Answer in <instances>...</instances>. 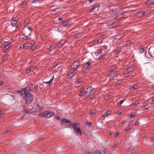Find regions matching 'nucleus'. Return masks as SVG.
I'll return each mask as SVG.
<instances>
[{
  "mask_svg": "<svg viewBox=\"0 0 154 154\" xmlns=\"http://www.w3.org/2000/svg\"><path fill=\"white\" fill-rule=\"evenodd\" d=\"M147 5H149L154 4V0H147L145 3Z\"/></svg>",
  "mask_w": 154,
  "mask_h": 154,
  "instance_id": "2eb2a0df",
  "label": "nucleus"
},
{
  "mask_svg": "<svg viewBox=\"0 0 154 154\" xmlns=\"http://www.w3.org/2000/svg\"><path fill=\"white\" fill-rule=\"evenodd\" d=\"M140 51L141 53H142L144 52V50L143 48H140Z\"/></svg>",
  "mask_w": 154,
  "mask_h": 154,
  "instance_id": "de8ad7c7",
  "label": "nucleus"
},
{
  "mask_svg": "<svg viewBox=\"0 0 154 154\" xmlns=\"http://www.w3.org/2000/svg\"><path fill=\"white\" fill-rule=\"evenodd\" d=\"M55 118L57 120H60V118L59 117V116H56V117H55Z\"/></svg>",
  "mask_w": 154,
  "mask_h": 154,
  "instance_id": "4d7b16f0",
  "label": "nucleus"
},
{
  "mask_svg": "<svg viewBox=\"0 0 154 154\" xmlns=\"http://www.w3.org/2000/svg\"><path fill=\"white\" fill-rule=\"evenodd\" d=\"M62 25L63 26L66 27L69 25V21L68 20H66L62 22Z\"/></svg>",
  "mask_w": 154,
  "mask_h": 154,
  "instance_id": "a211bd4d",
  "label": "nucleus"
},
{
  "mask_svg": "<svg viewBox=\"0 0 154 154\" xmlns=\"http://www.w3.org/2000/svg\"><path fill=\"white\" fill-rule=\"evenodd\" d=\"M116 76V75H114L112 76L111 77H110L109 79V80L110 81H112L114 79V77Z\"/></svg>",
  "mask_w": 154,
  "mask_h": 154,
  "instance_id": "79ce46f5",
  "label": "nucleus"
},
{
  "mask_svg": "<svg viewBox=\"0 0 154 154\" xmlns=\"http://www.w3.org/2000/svg\"><path fill=\"white\" fill-rule=\"evenodd\" d=\"M8 132V131L7 130H5L4 132V134H6L7 132Z\"/></svg>",
  "mask_w": 154,
  "mask_h": 154,
  "instance_id": "338daca9",
  "label": "nucleus"
},
{
  "mask_svg": "<svg viewBox=\"0 0 154 154\" xmlns=\"http://www.w3.org/2000/svg\"><path fill=\"white\" fill-rule=\"evenodd\" d=\"M66 42V40L62 39L57 44V46L58 47H60Z\"/></svg>",
  "mask_w": 154,
  "mask_h": 154,
  "instance_id": "0eeeda50",
  "label": "nucleus"
},
{
  "mask_svg": "<svg viewBox=\"0 0 154 154\" xmlns=\"http://www.w3.org/2000/svg\"><path fill=\"white\" fill-rule=\"evenodd\" d=\"M80 61H77L74 62L73 63V66H71V68L76 70L77 68L80 65Z\"/></svg>",
  "mask_w": 154,
  "mask_h": 154,
  "instance_id": "39448f33",
  "label": "nucleus"
},
{
  "mask_svg": "<svg viewBox=\"0 0 154 154\" xmlns=\"http://www.w3.org/2000/svg\"><path fill=\"white\" fill-rule=\"evenodd\" d=\"M34 89L37 90L38 88V86L37 85H35L33 88Z\"/></svg>",
  "mask_w": 154,
  "mask_h": 154,
  "instance_id": "13d9d810",
  "label": "nucleus"
},
{
  "mask_svg": "<svg viewBox=\"0 0 154 154\" xmlns=\"http://www.w3.org/2000/svg\"><path fill=\"white\" fill-rule=\"evenodd\" d=\"M102 52V49L98 50L96 52L94 53L95 54L96 56H98L100 54H101Z\"/></svg>",
  "mask_w": 154,
  "mask_h": 154,
  "instance_id": "4be33fe9",
  "label": "nucleus"
},
{
  "mask_svg": "<svg viewBox=\"0 0 154 154\" xmlns=\"http://www.w3.org/2000/svg\"><path fill=\"white\" fill-rule=\"evenodd\" d=\"M86 125L90 127L92 126L91 123L90 122H87L86 123Z\"/></svg>",
  "mask_w": 154,
  "mask_h": 154,
  "instance_id": "58836bf2",
  "label": "nucleus"
},
{
  "mask_svg": "<svg viewBox=\"0 0 154 154\" xmlns=\"http://www.w3.org/2000/svg\"><path fill=\"white\" fill-rule=\"evenodd\" d=\"M107 56V54H105L99 56V59H101Z\"/></svg>",
  "mask_w": 154,
  "mask_h": 154,
  "instance_id": "c85d7f7f",
  "label": "nucleus"
},
{
  "mask_svg": "<svg viewBox=\"0 0 154 154\" xmlns=\"http://www.w3.org/2000/svg\"><path fill=\"white\" fill-rule=\"evenodd\" d=\"M82 82V79H79L76 80V82L77 83H80Z\"/></svg>",
  "mask_w": 154,
  "mask_h": 154,
  "instance_id": "ea45409f",
  "label": "nucleus"
},
{
  "mask_svg": "<svg viewBox=\"0 0 154 154\" xmlns=\"http://www.w3.org/2000/svg\"><path fill=\"white\" fill-rule=\"evenodd\" d=\"M130 128L129 127H127L126 128L123 130V131H124L125 133H127L130 129Z\"/></svg>",
  "mask_w": 154,
  "mask_h": 154,
  "instance_id": "cd10ccee",
  "label": "nucleus"
},
{
  "mask_svg": "<svg viewBox=\"0 0 154 154\" xmlns=\"http://www.w3.org/2000/svg\"><path fill=\"white\" fill-rule=\"evenodd\" d=\"M94 154H101V153L99 151H96L95 152Z\"/></svg>",
  "mask_w": 154,
  "mask_h": 154,
  "instance_id": "603ef678",
  "label": "nucleus"
},
{
  "mask_svg": "<svg viewBox=\"0 0 154 154\" xmlns=\"http://www.w3.org/2000/svg\"><path fill=\"white\" fill-rule=\"evenodd\" d=\"M75 69H74L73 68H72V69L69 72L68 75L70 77H72L74 75H75V73L74 72V71Z\"/></svg>",
  "mask_w": 154,
  "mask_h": 154,
  "instance_id": "423d86ee",
  "label": "nucleus"
},
{
  "mask_svg": "<svg viewBox=\"0 0 154 154\" xmlns=\"http://www.w3.org/2000/svg\"><path fill=\"white\" fill-rule=\"evenodd\" d=\"M15 19L16 17L12 18V19L11 24L13 27L17 23V21Z\"/></svg>",
  "mask_w": 154,
  "mask_h": 154,
  "instance_id": "ddd939ff",
  "label": "nucleus"
},
{
  "mask_svg": "<svg viewBox=\"0 0 154 154\" xmlns=\"http://www.w3.org/2000/svg\"><path fill=\"white\" fill-rule=\"evenodd\" d=\"M23 93H25V97H26V103L27 104H30L32 101L33 97L32 95L30 93L31 91L29 87H27L24 88H23Z\"/></svg>",
  "mask_w": 154,
  "mask_h": 154,
  "instance_id": "f257e3e1",
  "label": "nucleus"
},
{
  "mask_svg": "<svg viewBox=\"0 0 154 154\" xmlns=\"http://www.w3.org/2000/svg\"><path fill=\"white\" fill-rule=\"evenodd\" d=\"M39 115L41 117H46V111L44 112L40 113Z\"/></svg>",
  "mask_w": 154,
  "mask_h": 154,
  "instance_id": "7c9ffc66",
  "label": "nucleus"
},
{
  "mask_svg": "<svg viewBox=\"0 0 154 154\" xmlns=\"http://www.w3.org/2000/svg\"><path fill=\"white\" fill-rule=\"evenodd\" d=\"M134 66L131 65L128 66L127 69V71L128 72H131L133 70Z\"/></svg>",
  "mask_w": 154,
  "mask_h": 154,
  "instance_id": "dca6fc26",
  "label": "nucleus"
},
{
  "mask_svg": "<svg viewBox=\"0 0 154 154\" xmlns=\"http://www.w3.org/2000/svg\"><path fill=\"white\" fill-rule=\"evenodd\" d=\"M103 46L104 47L105 49L106 50V49H107V48H108L107 46L104 45Z\"/></svg>",
  "mask_w": 154,
  "mask_h": 154,
  "instance_id": "0e129e2a",
  "label": "nucleus"
},
{
  "mask_svg": "<svg viewBox=\"0 0 154 154\" xmlns=\"http://www.w3.org/2000/svg\"><path fill=\"white\" fill-rule=\"evenodd\" d=\"M23 39L25 40L31 39V34L29 33L27 36H25L23 37Z\"/></svg>",
  "mask_w": 154,
  "mask_h": 154,
  "instance_id": "6ab92c4d",
  "label": "nucleus"
},
{
  "mask_svg": "<svg viewBox=\"0 0 154 154\" xmlns=\"http://www.w3.org/2000/svg\"><path fill=\"white\" fill-rule=\"evenodd\" d=\"M31 71V67H28L26 70V72L27 73H29Z\"/></svg>",
  "mask_w": 154,
  "mask_h": 154,
  "instance_id": "2f4dec72",
  "label": "nucleus"
},
{
  "mask_svg": "<svg viewBox=\"0 0 154 154\" xmlns=\"http://www.w3.org/2000/svg\"><path fill=\"white\" fill-rule=\"evenodd\" d=\"M99 6L100 4L98 3L93 5L91 6V8H90V10L91 11H92L96 8L99 7Z\"/></svg>",
  "mask_w": 154,
  "mask_h": 154,
  "instance_id": "1a4fd4ad",
  "label": "nucleus"
},
{
  "mask_svg": "<svg viewBox=\"0 0 154 154\" xmlns=\"http://www.w3.org/2000/svg\"><path fill=\"white\" fill-rule=\"evenodd\" d=\"M97 112V111L95 110H94L92 111L90 113V115L91 116H92L94 114H95Z\"/></svg>",
  "mask_w": 154,
  "mask_h": 154,
  "instance_id": "473e14b6",
  "label": "nucleus"
},
{
  "mask_svg": "<svg viewBox=\"0 0 154 154\" xmlns=\"http://www.w3.org/2000/svg\"><path fill=\"white\" fill-rule=\"evenodd\" d=\"M81 34L80 33H78L75 34L74 35V36L75 38H79L81 36Z\"/></svg>",
  "mask_w": 154,
  "mask_h": 154,
  "instance_id": "c9c22d12",
  "label": "nucleus"
},
{
  "mask_svg": "<svg viewBox=\"0 0 154 154\" xmlns=\"http://www.w3.org/2000/svg\"><path fill=\"white\" fill-rule=\"evenodd\" d=\"M23 48L27 49V48H28V46H26L25 45H23Z\"/></svg>",
  "mask_w": 154,
  "mask_h": 154,
  "instance_id": "bf43d9fd",
  "label": "nucleus"
},
{
  "mask_svg": "<svg viewBox=\"0 0 154 154\" xmlns=\"http://www.w3.org/2000/svg\"><path fill=\"white\" fill-rule=\"evenodd\" d=\"M91 63L90 62H87L84 65V66L82 69V71L83 72H85L86 71L88 70L91 66Z\"/></svg>",
  "mask_w": 154,
  "mask_h": 154,
  "instance_id": "20e7f679",
  "label": "nucleus"
},
{
  "mask_svg": "<svg viewBox=\"0 0 154 154\" xmlns=\"http://www.w3.org/2000/svg\"><path fill=\"white\" fill-rule=\"evenodd\" d=\"M149 102L151 104H154V101L153 99H149Z\"/></svg>",
  "mask_w": 154,
  "mask_h": 154,
  "instance_id": "4c0bfd02",
  "label": "nucleus"
},
{
  "mask_svg": "<svg viewBox=\"0 0 154 154\" xmlns=\"http://www.w3.org/2000/svg\"><path fill=\"white\" fill-rule=\"evenodd\" d=\"M122 51V48L120 47H117L115 50V52L116 54H118Z\"/></svg>",
  "mask_w": 154,
  "mask_h": 154,
  "instance_id": "5701e85b",
  "label": "nucleus"
},
{
  "mask_svg": "<svg viewBox=\"0 0 154 154\" xmlns=\"http://www.w3.org/2000/svg\"><path fill=\"white\" fill-rule=\"evenodd\" d=\"M119 135V133H118V132H116V134H115V136H114V137H117Z\"/></svg>",
  "mask_w": 154,
  "mask_h": 154,
  "instance_id": "864d4df0",
  "label": "nucleus"
},
{
  "mask_svg": "<svg viewBox=\"0 0 154 154\" xmlns=\"http://www.w3.org/2000/svg\"><path fill=\"white\" fill-rule=\"evenodd\" d=\"M54 79V76L53 77V78L51 79L49 81L47 82H43V84H46L48 85H50L52 83V80Z\"/></svg>",
  "mask_w": 154,
  "mask_h": 154,
  "instance_id": "412c9836",
  "label": "nucleus"
},
{
  "mask_svg": "<svg viewBox=\"0 0 154 154\" xmlns=\"http://www.w3.org/2000/svg\"><path fill=\"white\" fill-rule=\"evenodd\" d=\"M55 46H53L51 45L49 46L48 48V50L49 51H52L54 50L55 48Z\"/></svg>",
  "mask_w": 154,
  "mask_h": 154,
  "instance_id": "393cba45",
  "label": "nucleus"
},
{
  "mask_svg": "<svg viewBox=\"0 0 154 154\" xmlns=\"http://www.w3.org/2000/svg\"><path fill=\"white\" fill-rule=\"evenodd\" d=\"M102 42L103 40L101 38H100L97 41V42L98 44L101 43Z\"/></svg>",
  "mask_w": 154,
  "mask_h": 154,
  "instance_id": "e433bc0d",
  "label": "nucleus"
},
{
  "mask_svg": "<svg viewBox=\"0 0 154 154\" xmlns=\"http://www.w3.org/2000/svg\"><path fill=\"white\" fill-rule=\"evenodd\" d=\"M56 8L54 9L53 10H52V11H54V12H55V11H57V10L58 9H59V8Z\"/></svg>",
  "mask_w": 154,
  "mask_h": 154,
  "instance_id": "3c124183",
  "label": "nucleus"
},
{
  "mask_svg": "<svg viewBox=\"0 0 154 154\" xmlns=\"http://www.w3.org/2000/svg\"><path fill=\"white\" fill-rule=\"evenodd\" d=\"M114 71V69H109L108 71L109 72V73H112V72Z\"/></svg>",
  "mask_w": 154,
  "mask_h": 154,
  "instance_id": "5fc2aeb1",
  "label": "nucleus"
},
{
  "mask_svg": "<svg viewBox=\"0 0 154 154\" xmlns=\"http://www.w3.org/2000/svg\"><path fill=\"white\" fill-rule=\"evenodd\" d=\"M131 75V73L128 72V73H125L124 74L125 77H128L130 76Z\"/></svg>",
  "mask_w": 154,
  "mask_h": 154,
  "instance_id": "f704fd0d",
  "label": "nucleus"
},
{
  "mask_svg": "<svg viewBox=\"0 0 154 154\" xmlns=\"http://www.w3.org/2000/svg\"><path fill=\"white\" fill-rule=\"evenodd\" d=\"M37 47L36 45V44L34 43L33 45H32V46L31 47V48L33 50H35L36 48Z\"/></svg>",
  "mask_w": 154,
  "mask_h": 154,
  "instance_id": "c756f323",
  "label": "nucleus"
},
{
  "mask_svg": "<svg viewBox=\"0 0 154 154\" xmlns=\"http://www.w3.org/2000/svg\"><path fill=\"white\" fill-rule=\"evenodd\" d=\"M64 123H66L70 125L71 124V122L70 121L68 120L67 119H63L61 121V125H63Z\"/></svg>",
  "mask_w": 154,
  "mask_h": 154,
  "instance_id": "9d476101",
  "label": "nucleus"
},
{
  "mask_svg": "<svg viewBox=\"0 0 154 154\" xmlns=\"http://www.w3.org/2000/svg\"><path fill=\"white\" fill-rule=\"evenodd\" d=\"M92 87H88L86 89L85 91V94H91L93 91V89H92Z\"/></svg>",
  "mask_w": 154,
  "mask_h": 154,
  "instance_id": "6e6552de",
  "label": "nucleus"
},
{
  "mask_svg": "<svg viewBox=\"0 0 154 154\" xmlns=\"http://www.w3.org/2000/svg\"><path fill=\"white\" fill-rule=\"evenodd\" d=\"M120 82H121V81L120 80H119L116 83V85H119L120 83Z\"/></svg>",
  "mask_w": 154,
  "mask_h": 154,
  "instance_id": "09e8293b",
  "label": "nucleus"
},
{
  "mask_svg": "<svg viewBox=\"0 0 154 154\" xmlns=\"http://www.w3.org/2000/svg\"><path fill=\"white\" fill-rule=\"evenodd\" d=\"M8 58V57L6 55H4L3 57V59L4 60H6Z\"/></svg>",
  "mask_w": 154,
  "mask_h": 154,
  "instance_id": "49530a36",
  "label": "nucleus"
},
{
  "mask_svg": "<svg viewBox=\"0 0 154 154\" xmlns=\"http://www.w3.org/2000/svg\"><path fill=\"white\" fill-rule=\"evenodd\" d=\"M74 130V133L77 136H81L82 132L79 128L80 125L78 124H73L72 125Z\"/></svg>",
  "mask_w": 154,
  "mask_h": 154,
  "instance_id": "f03ea898",
  "label": "nucleus"
},
{
  "mask_svg": "<svg viewBox=\"0 0 154 154\" xmlns=\"http://www.w3.org/2000/svg\"><path fill=\"white\" fill-rule=\"evenodd\" d=\"M130 116H131V118H132L134 117V114H131L130 115Z\"/></svg>",
  "mask_w": 154,
  "mask_h": 154,
  "instance_id": "052dcab7",
  "label": "nucleus"
},
{
  "mask_svg": "<svg viewBox=\"0 0 154 154\" xmlns=\"http://www.w3.org/2000/svg\"><path fill=\"white\" fill-rule=\"evenodd\" d=\"M85 88H82L80 89V92L79 94V95L80 96H81L84 95V94H85V91H84Z\"/></svg>",
  "mask_w": 154,
  "mask_h": 154,
  "instance_id": "f3484780",
  "label": "nucleus"
},
{
  "mask_svg": "<svg viewBox=\"0 0 154 154\" xmlns=\"http://www.w3.org/2000/svg\"><path fill=\"white\" fill-rule=\"evenodd\" d=\"M125 100H122L120 101L119 103V105L120 106H121V104L123 103Z\"/></svg>",
  "mask_w": 154,
  "mask_h": 154,
  "instance_id": "c03bdc74",
  "label": "nucleus"
},
{
  "mask_svg": "<svg viewBox=\"0 0 154 154\" xmlns=\"http://www.w3.org/2000/svg\"><path fill=\"white\" fill-rule=\"evenodd\" d=\"M134 147H131L128 148V150L129 151H132L134 150Z\"/></svg>",
  "mask_w": 154,
  "mask_h": 154,
  "instance_id": "a19ab883",
  "label": "nucleus"
},
{
  "mask_svg": "<svg viewBox=\"0 0 154 154\" xmlns=\"http://www.w3.org/2000/svg\"><path fill=\"white\" fill-rule=\"evenodd\" d=\"M137 14L138 16H139V17L142 16L143 15H144L145 16H146L147 15V14H146L145 11H140L139 12L137 13Z\"/></svg>",
  "mask_w": 154,
  "mask_h": 154,
  "instance_id": "f8f14e48",
  "label": "nucleus"
},
{
  "mask_svg": "<svg viewBox=\"0 0 154 154\" xmlns=\"http://www.w3.org/2000/svg\"><path fill=\"white\" fill-rule=\"evenodd\" d=\"M27 0H21V2L22 4H24V3L26 2Z\"/></svg>",
  "mask_w": 154,
  "mask_h": 154,
  "instance_id": "e2e57ef3",
  "label": "nucleus"
},
{
  "mask_svg": "<svg viewBox=\"0 0 154 154\" xmlns=\"http://www.w3.org/2000/svg\"><path fill=\"white\" fill-rule=\"evenodd\" d=\"M4 112V111L2 110H1L0 111V114H3Z\"/></svg>",
  "mask_w": 154,
  "mask_h": 154,
  "instance_id": "774afa93",
  "label": "nucleus"
},
{
  "mask_svg": "<svg viewBox=\"0 0 154 154\" xmlns=\"http://www.w3.org/2000/svg\"><path fill=\"white\" fill-rule=\"evenodd\" d=\"M23 89H22L23 91H21L20 90H18L17 92L19 94L22 96L23 97H25V93H23Z\"/></svg>",
  "mask_w": 154,
  "mask_h": 154,
  "instance_id": "4468645a",
  "label": "nucleus"
},
{
  "mask_svg": "<svg viewBox=\"0 0 154 154\" xmlns=\"http://www.w3.org/2000/svg\"><path fill=\"white\" fill-rule=\"evenodd\" d=\"M0 46L2 48L4 52H6L7 50L11 47L10 43L9 42H5Z\"/></svg>",
  "mask_w": 154,
  "mask_h": 154,
  "instance_id": "7ed1b4c3",
  "label": "nucleus"
},
{
  "mask_svg": "<svg viewBox=\"0 0 154 154\" xmlns=\"http://www.w3.org/2000/svg\"><path fill=\"white\" fill-rule=\"evenodd\" d=\"M57 65V63H56L53 66V69H54L55 68Z\"/></svg>",
  "mask_w": 154,
  "mask_h": 154,
  "instance_id": "6e6d98bb",
  "label": "nucleus"
},
{
  "mask_svg": "<svg viewBox=\"0 0 154 154\" xmlns=\"http://www.w3.org/2000/svg\"><path fill=\"white\" fill-rule=\"evenodd\" d=\"M41 0H31V2L32 3H35Z\"/></svg>",
  "mask_w": 154,
  "mask_h": 154,
  "instance_id": "37998d69",
  "label": "nucleus"
},
{
  "mask_svg": "<svg viewBox=\"0 0 154 154\" xmlns=\"http://www.w3.org/2000/svg\"><path fill=\"white\" fill-rule=\"evenodd\" d=\"M36 107L38 108V109L40 110H43V108L42 107L40 106L39 104H37L36 105Z\"/></svg>",
  "mask_w": 154,
  "mask_h": 154,
  "instance_id": "72a5a7b5",
  "label": "nucleus"
},
{
  "mask_svg": "<svg viewBox=\"0 0 154 154\" xmlns=\"http://www.w3.org/2000/svg\"><path fill=\"white\" fill-rule=\"evenodd\" d=\"M124 12L123 11H119L117 12L116 14V16L117 17H119L121 15H123Z\"/></svg>",
  "mask_w": 154,
  "mask_h": 154,
  "instance_id": "aec40b11",
  "label": "nucleus"
},
{
  "mask_svg": "<svg viewBox=\"0 0 154 154\" xmlns=\"http://www.w3.org/2000/svg\"><path fill=\"white\" fill-rule=\"evenodd\" d=\"M91 98H92L90 96H89L87 97V98L88 100H90L91 99Z\"/></svg>",
  "mask_w": 154,
  "mask_h": 154,
  "instance_id": "69168bd1",
  "label": "nucleus"
},
{
  "mask_svg": "<svg viewBox=\"0 0 154 154\" xmlns=\"http://www.w3.org/2000/svg\"><path fill=\"white\" fill-rule=\"evenodd\" d=\"M139 124V120H137L135 122V125H138Z\"/></svg>",
  "mask_w": 154,
  "mask_h": 154,
  "instance_id": "a18cd8bd",
  "label": "nucleus"
},
{
  "mask_svg": "<svg viewBox=\"0 0 154 154\" xmlns=\"http://www.w3.org/2000/svg\"><path fill=\"white\" fill-rule=\"evenodd\" d=\"M3 84V82L2 81H0V86L2 85Z\"/></svg>",
  "mask_w": 154,
  "mask_h": 154,
  "instance_id": "680f3d73",
  "label": "nucleus"
},
{
  "mask_svg": "<svg viewBox=\"0 0 154 154\" xmlns=\"http://www.w3.org/2000/svg\"><path fill=\"white\" fill-rule=\"evenodd\" d=\"M110 113V111H107L103 115L102 117H106L109 115Z\"/></svg>",
  "mask_w": 154,
  "mask_h": 154,
  "instance_id": "b1692460",
  "label": "nucleus"
},
{
  "mask_svg": "<svg viewBox=\"0 0 154 154\" xmlns=\"http://www.w3.org/2000/svg\"><path fill=\"white\" fill-rule=\"evenodd\" d=\"M139 100H136L135 102L132 104V105L133 106H136L137 105H138L139 103Z\"/></svg>",
  "mask_w": 154,
  "mask_h": 154,
  "instance_id": "a878e982",
  "label": "nucleus"
},
{
  "mask_svg": "<svg viewBox=\"0 0 154 154\" xmlns=\"http://www.w3.org/2000/svg\"><path fill=\"white\" fill-rule=\"evenodd\" d=\"M149 106L148 104H145L143 107H142L143 110H145L149 108Z\"/></svg>",
  "mask_w": 154,
  "mask_h": 154,
  "instance_id": "bb28decb",
  "label": "nucleus"
},
{
  "mask_svg": "<svg viewBox=\"0 0 154 154\" xmlns=\"http://www.w3.org/2000/svg\"><path fill=\"white\" fill-rule=\"evenodd\" d=\"M54 115V113L53 112H48L46 111V117L49 118L51 117L52 116Z\"/></svg>",
  "mask_w": 154,
  "mask_h": 154,
  "instance_id": "9b49d317",
  "label": "nucleus"
},
{
  "mask_svg": "<svg viewBox=\"0 0 154 154\" xmlns=\"http://www.w3.org/2000/svg\"><path fill=\"white\" fill-rule=\"evenodd\" d=\"M130 89L131 91H133L135 89V88L134 86H133L132 87H131Z\"/></svg>",
  "mask_w": 154,
  "mask_h": 154,
  "instance_id": "8fccbe9b",
  "label": "nucleus"
}]
</instances>
